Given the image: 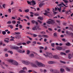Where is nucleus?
I'll return each mask as SVG.
<instances>
[{"mask_svg":"<svg viewBox=\"0 0 73 73\" xmlns=\"http://www.w3.org/2000/svg\"><path fill=\"white\" fill-rule=\"evenodd\" d=\"M5 56L6 57H8V54H5Z\"/></svg>","mask_w":73,"mask_h":73,"instance_id":"58836bf2","label":"nucleus"},{"mask_svg":"<svg viewBox=\"0 0 73 73\" xmlns=\"http://www.w3.org/2000/svg\"><path fill=\"white\" fill-rule=\"evenodd\" d=\"M23 70H25H25H27V68L26 67H24L23 68Z\"/></svg>","mask_w":73,"mask_h":73,"instance_id":"6e6d98bb","label":"nucleus"},{"mask_svg":"<svg viewBox=\"0 0 73 73\" xmlns=\"http://www.w3.org/2000/svg\"><path fill=\"white\" fill-rule=\"evenodd\" d=\"M15 34H17V35H20V33L19 32H15Z\"/></svg>","mask_w":73,"mask_h":73,"instance_id":"09e8293b","label":"nucleus"},{"mask_svg":"<svg viewBox=\"0 0 73 73\" xmlns=\"http://www.w3.org/2000/svg\"><path fill=\"white\" fill-rule=\"evenodd\" d=\"M7 49L5 48L3 49V51L4 52H6V51H7Z\"/></svg>","mask_w":73,"mask_h":73,"instance_id":"8fccbe9b","label":"nucleus"},{"mask_svg":"<svg viewBox=\"0 0 73 73\" xmlns=\"http://www.w3.org/2000/svg\"><path fill=\"white\" fill-rule=\"evenodd\" d=\"M31 23L33 24H35V23H36V21H34V20H32L31 21Z\"/></svg>","mask_w":73,"mask_h":73,"instance_id":"5701e85b","label":"nucleus"},{"mask_svg":"<svg viewBox=\"0 0 73 73\" xmlns=\"http://www.w3.org/2000/svg\"><path fill=\"white\" fill-rule=\"evenodd\" d=\"M37 29L38 30H41V29H40V28L39 27H38L36 26V30H37Z\"/></svg>","mask_w":73,"mask_h":73,"instance_id":"cd10ccee","label":"nucleus"},{"mask_svg":"<svg viewBox=\"0 0 73 73\" xmlns=\"http://www.w3.org/2000/svg\"><path fill=\"white\" fill-rule=\"evenodd\" d=\"M43 55L45 57H48L50 58H53V57L56 59H59V56L57 55H55L53 56L52 54L51 53H46V55L45 54H44Z\"/></svg>","mask_w":73,"mask_h":73,"instance_id":"f257e3e1","label":"nucleus"},{"mask_svg":"<svg viewBox=\"0 0 73 73\" xmlns=\"http://www.w3.org/2000/svg\"><path fill=\"white\" fill-rule=\"evenodd\" d=\"M30 57H34V54H33L32 53L30 55Z\"/></svg>","mask_w":73,"mask_h":73,"instance_id":"2eb2a0df","label":"nucleus"},{"mask_svg":"<svg viewBox=\"0 0 73 73\" xmlns=\"http://www.w3.org/2000/svg\"><path fill=\"white\" fill-rule=\"evenodd\" d=\"M40 33L42 35H44V34H45V32L44 31H42L40 32Z\"/></svg>","mask_w":73,"mask_h":73,"instance_id":"412c9836","label":"nucleus"},{"mask_svg":"<svg viewBox=\"0 0 73 73\" xmlns=\"http://www.w3.org/2000/svg\"><path fill=\"white\" fill-rule=\"evenodd\" d=\"M48 30H49L50 31H52V29L50 28H48Z\"/></svg>","mask_w":73,"mask_h":73,"instance_id":"bf43d9fd","label":"nucleus"},{"mask_svg":"<svg viewBox=\"0 0 73 73\" xmlns=\"http://www.w3.org/2000/svg\"><path fill=\"white\" fill-rule=\"evenodd\" d=\"M22 62L25 65H29V64L31 65L32 66H34V67H37V66L36 64H34V63H30L28 61H22Z\"/></svg>","mask_w":73,"mask_h":73,"instance_id":"f03ea898","label":"nucleus"},{"mask_svg":"<svg viewBox=\"0 0 73 73\" xmlns=\"http://www.w3.org/2000/svg\"><path fill=\"white\" fill-rule=\"evenodd\" d=\"M16 22L15 21H12V24H16Z\"/></svg>","mask_w":73,"mask_h":73,"instance_id":"c9c22d12","label":"nucleus"},{"mask_svg":"<svg viewBox=\"0 0 73 73\" xmlns=\"http://www.w3.org/2000/svg\"><path fill=\"white\" fill-rule=\"evenodd\" d=\"M11 23H12V22H11V21H8L7 22V24H11Z\"/></svg>","mask_w":73,"mask_h":73,"instance_id":"de8ad7c7","label":"nucleus"},{"mask_svg":"<svg viewBox=\"0 0 73 73\" xmlns=\"http://www.w3.org/2000/svg\"><path fill=\"white\" fill-rule=\"evenodd\" d=\"M55 63V62H53L52 61H49L48 62V63L49 64H53Z\"/></svg>","mask_w":73,"mask_h":73,"instance_id":"1a4fd4ad","label":"nucleus"},{"mask_svg":"<svg viewBox=\"0 0 73 73\" xmlns=\"http://www.w3.org/2000/svg\"><path fill=\"white\" fill-rule=\"evenodd\" d=\"M49 20L50 21H48L46 22V23L47 24H54V23H55V22L54 21L51 19H49Z\"/></svg>","mask_w":73,"mask_h":73,"instance_id":"20e7f679","label":"nucleus"},{"mask_svg":"<svg viewBox=\"0 0 73 73\" xmlns=\"http://www.w3.org/2000/svg\"><path fill=\"white\" fill-rule=\"evenodd\" d=\"M57 6H58V7H59L60 6H62V4H57Z\"/></svg>","mask_w":73,"mask_h":73,"instance_id":"864d4df0","label":"nucleus"},{"mask_svg":"<svg viewBox=\"0 0 73 73\" xmlns=\"http://www.w3.org/2000/svg\"><path fill=\"white\" fill-rule=\"evenodd\" d=\"M17 23H18V24H20V21H17Z\"/></svg>","mask_w":73,"mask_h":73,"instance_id":"e2e57ef3","label":"nucleus"},{"mask_svg":"<svg viewBox=\"0 0 73 73\" xmlns=\"http://www.w3.org/2000/svg\"><path fill=\"white\" fill-rule=\"evenodd\" d=\"M10 28L11 29H13V27L12 26V25H11V26H10Z\"/></svg>","mask_w":73,"mask_h":73,"instance_id":"69168bd1","label":"nucleus"},{"mask_svg":"<svg viewBox=\"0 0 73 73\" xmlns=\"http://www.w3.org/2000/svg\"><path fill=\"white\" fill-rule=\"evenodd\" d=\"M15 38L17 39H19L20 38V37H19V36L18 35L17 36H15Z\"/></svg>","mask_w":73,"mask_h":73,"instance_id":"6ab92c4d","label":"nucleus"},{"mask_svg":"<svg viewBox=\"0 0 73 73\" xmlns=\"http://www.w3.org/2000/svg\"><path fill=\"white\" fill-rule=\"evenodd\" d=\"M19 25V28L20 29H22V28H23V26H22V25Z\"/></svg>","mask_w":73,"mask_h":73,"instance_id":"2f4dec72","label":"nucleus"},{"mask_svg":"<svg viewBox=\"0 0 73 73\" xmlns=\"http://www.w3.org/2000/svg\"><path fill=\"white\" fill-rule=\"evenodd\" d=\"M69 35L70 36H72V37H73V33H70L69 34Z\"/></svg>","mask_w":73,"mask_h":73,"instance_id":"72a5a7b5","label":"nucleus"},{"mask_svg":"<svg viewBox=\"0 0 73 73\" xmlns=\"http://www.w3.org/2000/svg\"><path fill=\"white\" fill-rule=\"evenodd\" d=\"M51 46H52V47H54V43H52L51 44Z\"/></svg>","mask_w":73,"mask_h":73,"instance_id":"7c9ffc66","label":"nucleus"},{"mask_svg":"<svg viewBox=\"0 0 73 73\" xmlns=\"http://www.w3.org/2000/svg\"><path fill=\"white\" fill-rule=\"evenodd\" d=\"M37 65L39 67H45V66L44 64H42L41 63L38 62L37 63Z\"/></svg>","mask_w":73,"mask_h":73,"instance_id":"39448f33","label":"nucleus"},{"mask_svg":"<svg viewBox=\"0 0 73 73\" xmlns=\"http://www.w3.org/2000/svg\"><path fill=\"white\" fill-rule=\"evenodd\" d=\"M34 15L35 16H39V15L38 14H37V13H35L34 14Z\"/></svg>","mask_w":73,"mask_h":73,"instance_id":"c756f323","label":"nucleus"},{"mask_svg":"<svg viewBox=\"0 0 73 73\" xmlns=\"http://www.w3.org/2000/svg\"><path fill=\"white\" fill-rule=\"evenodd\" d=\"M39 49H44V47L42 46H40L39 47Z\"/></svg>","mask_w":73,"mask_h":73,"instance_id":"a19ab883","label":"nucleus"},{"mask_svg":"<svg viewBox=\"0 0 73 73\" xmlns=\"http://www.w3.org/2000/svg\"><path fill=\"white\" fill-rule=\"evenodd\" d=\"M33 36L34 37H37V35H36V34L33 35Z\"/></svg>","mask_w":73,"mask_h":73,"instance_id":"603ef678","label":"nucleus"},{"mask_svg":"<svg viewBox=\"0 0 73 73\" xmlns=\"http://www.w3.org/2000/svg\"><path fill=\"white\" fill-rule=\"evenodd\" d=\"M57 31L59 32V33H60V32H61V29H59Z\"/></svg>","mask_w":73,"mask_h":73,"instance_id":"13d9d810","label":"nucleus"},{"mask_svg":"<svg viewBox=\"0 0 73 73\" xmlns=\"http://www.w3.org/2000/svg\"><path fill=\"white\" fill-rule=\"evenodd\" d=\"M8 62L12 63L15 65L17 66L18 65V63L16 61L14 60H12L11 59H9L7 60Z\"/></svg>","mask_w":73,"mask_h":73,"instance_id":"7ed1b4c3","label":"nucleus"},{"mask_svg":"<svg viewBox=\"0 0 73 73\" xmlns=\"http://www.w3.org/2000/svg\"><path fill=\"white\" fill-rule=\"evenodd\" d=\"M8 52L9 53H10L11 54H13V52H12V51H10V50L8 51Z\"/></svg>","mask_w":73,"mask_h":73,"instance_id":"393cba45","label":"nucleus"},{"mask_svg":"<svg viewBox=\"0 0 73 73\" xmlns=\"http://www.w3.org/2000/svg\"><path fill=\"white\" fill-rule=\"evenodd\" d=\"M38 21L39 23H40V24H41V23H42V22L40 21V20H38Z\"/></svg>","mask_w":73,"mask_h":73,"instance_id":"052dcab7","label":"nucleus"},{"mask_svg":"<svg viewBox=\"0 0 73 73\" xmlns=\"http://www.w3.org/2000/svg\"><path fill=\"white\" fill-rule=\"evenodd\" d=\"M25 71L24 70H21L19 72V73H25Z\"/></svg>","mask_w":73,"mask_h":73,"instance_id":"4468645a","label":"nucleus"},{"mask_svg":"<svg viewBox=\"0 0 73 73\" xmlns=\"http://www.w3.org/2000/svg\"><path fill=\"white\" fill-rule=\"evenodd\" d=\"M65 45H66V46H69L70 45V43H69V42H68L66 43Z\"/></svg>","mask_w":73,"mask_h":73,"instance_id":"ddd939ff","label":"nucleus"},{"mask_svg":"<svg viewBox=\"0 0 73 73\" xmlns=\"http://www.w3.org/2000/svg\"><path fill=\"white\" fill-rule=\"evenodd\" d=\"M18 52L20 53H25V50H23L22 51L20 49H19Z\"/></svg>","mask_w":73,"mask_h":73,"instance_id":"0eeeda50","label":"nucleus"},{"mask_svg":"<svg viewBox=\"0 0 73 73\" xmlns=\"http://www.w3.org/2000/svg\"><path fill=\"white\" fill-rule=\"evenodd\" d=\"M32 29L33 31H37V26H36L32 28Z\"/></svg>","mask_w":73,"mask_h":73,"instance_id":"9b49d317","label":"nucleus"},{"mask_svg":"<svg viewBox=\"0 0 73 73\" xmlns=\"http://www.w3.org/2000/svg\"><path fill=\"white\" fill-rule=\"evenodd\" d=\"M60 54L61 55H64L65 56L66 55V54L64 52H61L60 53Z\"/></svg>","mask_w":73,"mask_h":73,"instance_id":"f3484780","label":"nucleus"},{"mask_svg":"<svg viewBox=\"0 0 73 73\" xmlns=\"http://www.w3.org/2000/svg\"><path fill=\"white\" fill-rule=\"evenodd\" d=\"M57 33H54V36H57Z\"/></svg>","mask_w":73,"mask_h":73,"instance_id":"37998d69","label":"nucleus"},{"mask_svg":"<svg viewBox=\"0 0 73 73\" xmlns=\"http://www.w3.org/2000/svg\"><path fill=\"white\" fill-rule=\"evenodd\" d=\"M4 41L5 42H9V41L8 40H6L5 39L4 40Z\"/></svg>","mask_w":73,"mask_h":73,"instance_id":"f704fd0d","label":"nucleus"},{"mask_svg":"<svg viewBox=\"0 0 73 73\" xmlns=\"http://www.w3.org/2000/svg\"><path fill=\"white\" fill-rule=\"evenodd\" d=\"M60 62H61V63H63V64H64L66 63L65 62L62 61H60Z\"/></svg>","mask_w":73,"mask_h":73,"instance_id":"473e14b6","label":"nucleus"},{"mask_svg":"<svg viewBox=\"0 0 73 73\" xmlns=\"http://www.w3.org/2000/svg\"><path fill=\"white\" fill-rule=\"evenodd\" d=\"M66 70H68V72H69V71H70V69H69V68H66Z\"/></svg>","mask_w":73,"mask_h":73,"instance_id":"79ce46f5","label":"nucleus"},{"mask_svg":"<svg viewBox=\"0 0 73 73\" xmlns=\"http://www.w3.org/2000/svg\"><path fill=\"white\" fill-rule=\"evenodd\" d=\"M38 36L39 38H41L42 37H48V36L46 35H38Z\"/></svg>","mask_w":73,"mask_h":73,"instance_id":"423d86ee","label":"nucleus"},{"mask_svg":"<svg viewBox=\"0 0 73 73\" xmlns=\"http://www.w3.org/2000/svg\"><path fill=\"white\" fill-rule=\"evenodd\" d=\"M29 9H26L25 10V12H26V13L29 12Z\"/></svg>","mask_w":73,"mask_h":73,"instance_id":"4be33fe9","label":"nucleus"},{"mask_svg":"<svg viewBox=\"0 0 73 73\" xmlns=\"http://www.w3.org/2000/svg\"><path fill=\"white\" fill-rule=\"evenodd\" d=\"M19 48V47L17 46H15L13 47V49H16V50H18Z\"/></svg>","mask_w":73,"mask_h":73,"instance_id":"9d476101","label":"nucleus"},{"mask_svg":"<svg viewBox=\"0 0 73 73\" xmlns=\"http://www.w3.org/2000/svg\"><path fill=\"white\" fill-rule=\"evenodd\" d=\"M56 49H57V50H61L62 48L61 47L57 46L56 47Z\"/></svg>","mask_w":73,"mask_h":73,"instance_id":"6e6552de","label":"nucleus"},{"mask_svg":"<svg viewBox=\"0 0 73 73\" xmlns=\"http://www.w3.org/2000/svg\"><path fill=\"white\" fill-rule=\"evenodd\" d=\"M38 19L39 20H43V18L41 17H39Z\"/></svg>","mask_w":73,"mask_h":73,"instance_id":"a211bd4d","label":"nucleus"},{"mask_svg":"<svg viewBox=\"0 0 73 73\" xmlns=\"http://www.w3.org/2000/svg\"><path fill=\"white\" fill-rule=\"evenodd\" d=\"M62 4V5H64V7H67L68 6H66V5H65L64 4V3L62 2L61 3Z\"/></svg>","mask_w":73,"mask_h":73,"instance_id":"e433bc0d","label":"nucleus"},{"mask_svg":"<svg viewBox=\"0 0 73 73\" xmlns=\"http://www.w3.org/2000/svg\"><path fill=\"white\" fill-rule=\"evenodd\" d=\"M45 12L46 13H50L48 11L46 10L45 11Z\"/></svg>","mask_w":73,"mask_h":73,"instance_id":"4d7b16f0","label":"nucleus"},{"mask_svg":"<svg viewBox=\"0 0 73 73\" xmlns=\"http://www.w3.org/2000/svg\"><path fill=\"white\" fill-rule=\"evenodd\" d=\"M22 45V43H18L17 44V45H18V46L19 45Z\"/></svg>","mask_w":73,"mask_h":73,"instance_id":"3c124183","label":"nucleus"},{"mask_svg":"<svg viewBox=\"0 0 73 73\" xmlns=\"http://www.w3.org/2000/svg\"><path fill=\"white\" fill-rule=\"evenodd\" d=\"M2 34H3L4 35H5L6 34V32L5 31H2Z\"/></svg>","mask_w":73,"mask_h":73,"instance_id":"bb28decb","label":"nucleus"},{"mask_svg":"<svg viewBox=\"0 0 73 73\" xmlns=\"http://www.w3.org/2000/svg\"><path fill=\"white\" fill-rule=\"evenodd\" d=\"M8 11L9 13H11V9H9Z\"/></svg>","mask_w":73,"mask_h":73,"instance_id":"c03bdc74","label":"nucleus"},{"mask_svg":"<svg viewBox=\"0 0 73 73\" xmlns=\"http://www.w3.org/2000/svg\"><path fill=\"white\" fill-rule=\"evenodd\" d=\"M69 52H70V50H68L66 51V53H69Z\"/></svg>","mask_w":73,"mask_h":73,"instance_id":"49530a36","label":"nucleus"},{"mask_svg":"<svg viewBox=\"0 0 73 73\" xmlns=\"http://www.w3.org/2000/svg\"><path fill=\"white\" fill-rule=\"evenodd\" d=\"M32 72V70H29L28 71V72L29 73H31V72Z\"/></svg>","mask_w":73,"mask_h":73,"instance_id":"0e129e2a","label":"nucleus"},{"mask_svg":"<svg viewBox=\"0 0 73 73\" xmlns=\"http://www.w3.org/2000/svg\"><path fill=\"white\" fill-rule=\"evenodd\" d=\"M40 71L41 72H43V70L41 69H40Z\"/></svg>","mask_w":73,"mask_h":73,"instance_id":"338daca9","label":"nucleus"},{"mask_svg":"<svg viewBox=\"0 0 73 73\" xmlns=\"http://www.w3.org/2000/svg\"><path fill=\"white\" fill-rule=\"evenodd\" d=\"M27 2L28 4H29V5H31V2H29L28 1H27Z\"/></svg>","mask_w":73,"mask_h":73,"instance_id":"c85d7f7f","label":"nucleus"},{"mask_svg":"<svg viewBox=\"0 0 73 73\" xmlns=\"http://www.w3.org/2000/svg\"><path fill=\"white\" fill-rule=\"evenodd\" d=\"M44 3H41L39 5V7H40V8H41V7H42V6H43V5H44Z\"/></svg>","mask_w":73,"mask_h":73,"instance_id":"f8f14e48","label":"nucleus"},{"mask_svg":"<svg viewBox=\"0 0 73 73\" xmlns=\"http://www.w3.org/2000/svg\"><path fill=\"white\" fill-rule=\"evenodd\" d=\"M58 11H59V12H61V9L59 8L58 7Z\"/></svg>","mask_w":73,"mask_h":73,"instance_id":"4c0bfd02","label":"nucleus"},{"mask_svg":"<svg viewBox=\"0 0 73 73\" xmlns=\"http://www.w3.org/2000/svg\"><path fill=\"white\" fill-rule=\"evenodd\" d=\"M31 42L30 41H28L27 42V44H29V43H31Z\"/></svg>","mask_w":73,"mask_h":73,"instance_id":"a18cd8bd","label":"nucleus"},{"mask_svg":"<svg viewBox=\"0 0 73 73\" xmlns=\"http://www.w3.org/2000/svg\"><path fill=\"white\" fill-rule=\"evenodd\" d=\"M60 70L61 72H64V69L63 68H60Z\"/></svg>","mask_w":73,"mask_h":73,"instance_id":"a878e982","label":"nucleus"},{"mask_svg":"<svg viewBox=\"0 0 73 73\" xmlns=\"http://www.w3.org/2000/svg\"><path fill=\"white\" fill-rule=\"evenodd\" d=\"M17 20H18V21H21V18L20 17H19V19H17Z\"/></svg>","mask_w":73,"mask_h":73,"instance_id":"5fc2aeb1","label":"nucleus"},{"mask_svg":"<svg viewBox=\"0 0 73 73\" xmlns=\"http://www.w3.org/2000/svg\"><path fill=\"white\" fill-rule=\"evenodd\" d=\"M43 72L44 73H46V70L45 69L44 70Z\"/></svg>","mask_w":73,"mask_h":73,"instance_id":"774afa93","label":"nucleus"},{"mask_svg":"<svg viewBox=\"0 0 73 73\" xmlns=\"http://www.w3.org/2000/svg\"><path fill=\"white\" fill-rule=\"evenodd\" d=\"M63 1H64L65 3H68V1L66 0H62Z\"/></svg>","mask_w":73,"mask_h":73,"instance_id":"aec40b11","label":"nucleus"},{"mask_svg":"<svg viewBox=\"0 0 73 73\" xmlns=\"http://www.w3.org/2000/svg\"><path fill=\"white\" fill-rule=\"evenodd\" d=\"M30 53V51L29 50H27V54H29Z\"/></svg>","mask_w":73,"mask_h":73,"instance_id":"b1692460","label":"nucleus"},{"mask_svg":"<svg viewBox=\"0 0 73 73\" xmlns=\"http://www.w3.org/2000/svg\"><path fill=\"white\" fill-rule=\"evenodd\" d=\"M32 4L33 5H36V2H35V1H32Z\"/></svg>","mask_w":73,"mask_h":73,"instance_id":"dca6fc26","label":"nucleus"},{"mask_svg":"<svg viewBox=\"0 0 73 73\" xmlns=\"http://www.w3.org/2000/svg\"><path fill=\"white\" fill-rule=\"evenodd\" d=\"M70 56V54H69L68 56V58L69 59H71V57Z\"/></svg>","mask_w":73,"mask_h":73,"instance_id":"ea45409f","label":"nucleus"},{"mask_svg":"<svg viewBox=\"0 0 73 73\" xmlns=\"http://www.w3.org/2000/svg\"><path fill=\"white\" fill-rule=\"evenodd\" d=\"M3 44V42H0V45H1Z\"/></svg>","mask_w":73,"mask_h":73,"instance_id":"680f3d73","label":"nucleus"}]
</instances>
